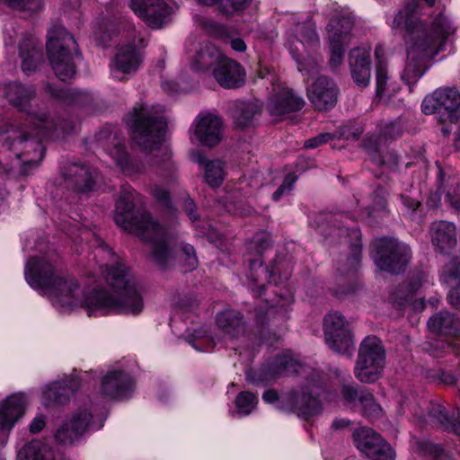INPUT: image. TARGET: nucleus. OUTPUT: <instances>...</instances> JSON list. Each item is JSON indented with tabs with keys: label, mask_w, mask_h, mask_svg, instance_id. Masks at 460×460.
Listing matches in <instances>:
<instances>
[{
	"label": "nucleus",
	"mask_w": 460,
	"mask_h": 460,
	"mask_svg": "<svg viewBox=\"0 0 460 460\" xmlns=\"http://www.w3.org/2000/svg\"><path fill=\"white\" fill-rule=\"evenodd\" d=\"M25 279L33 288H40L51 296L52 303L61 309H71L82 304L89 316L140 314L144 308L142 296L137 282L121 262L108 267L105 279L112 290L94 288L79 297L80 287L73 277L61 271L56 261L31 258L25 267Z\"/></svg>",
	"instance_id": "f257e3e1"
},
{
	"label": "nucleus",
	"mask_w": 460,
	"mask_h": 460,
	"mask_svg": "<svg viewBox=\"0 0 460 460\" xmlns=\"http://www.w3.org/2000/svg\"><path fill=\"white\" fill-rule=\"evenodd\" d=\"M137 195L129 186L121 189L115 206L116 225L143 241L152 243L151 260L161 270L171 268L177 259L182 261L186 270H194L198 266V258L192 245L179 242L159 226L147 211L134 213Z\"/></svg>",
	"instance_id": "f03ea898"
},
{
	"label": "nucleus",
	"mask_w": 460,
	"mask_h": 460,
	"mask_svg": "<svg viewBox=\"0 0 460 460\" xmlns=\"http://www.w3.org/2000/svg\"><path fill=\"white\" fill-rule=\"evenodd\" d=\"M420 0L408 2L394 18L392 29L405 30L407 58L402 79L407 84H415L428 69V62L441 50L447 36L453 32L448 21L436 18L431 23L419 16Z\"/></svg>",
	"instance_id": "7ed1b4c3"
},
{
	"label": "nucleus",
	"mask_w": 460,
	"mask_h": 460,
	"mask_svg": "<svg viewBox=\"0 0 460 460\" xmlns=\"http://www.w3.org/2000/svg\"><path fill=\"white\" fill-rule=\"evenodd\" d=\"M58 128L63 133L69 132L65 126L58 125L41 113L27 114L23 123L1 131L0 154L5 157L4 160L0 158V173L12 172L14 168L13 162L15 161L21 166V172L29 174L44 156L42 139L52 137Z\"/></svg>",
	"instance_id": "20e7f679"
},
{
	"label": "nucleus",
	"mask_w": 460,
	"mask_h": 460,
	"mask_svg": "<svg viewBox=\"0 0 460 460\" xmlns=\"http://www.w3.org/2000/svg\"><path fill=\"white\" fill-rule=\"evenodd\" d=\"M292 373L305 376V384L300 391L291 390L279 397L276 390L269 389L263 393L262 399L270 403L279 401L280 409L296 412L305 418L319 413L322 408L319 400L322 390L320 373L298 363L291 356L286 354L278 356L274 361L273 376Z\"/></svg>",
	"instance_id": "39448f33"
},
{
	"label": "nucleus",
	"mask_w": 460,
	"mask_h": 460,
	"mask_svg": "<svg viewBox=\"0 0 460 460\" xmlns=\"http://www.w3.org/2000/svg\"><path fill=\"white\" fill-rule=\"evenodd\" d=\"M126 121L134 141L145 150L158 148L166 128L162 111L156 105L137 103L127 115Z\"/></svg>",
	"instance_id": "423d86ee"
},
{
	"label": "nucleus",
	"mask_w": 460,
	"mask_h": 460,
	"mask_svg": "<svg viewBox=\"0 0 460 460\" xmlns=\"http://www.w3.org/2000/svg\"><path fill=\"white\" fill-rule=\"evenodd\" d=\"M47 53L56 76L66 82L76 73V63L82 59L74 37L63 27L54 26L48 32Z\"/></svg>",
	"instance_id": "0eeeda50"
},
{
	"label": "nucleus",
	"mask_w": 460,
	"mask_h": 460,
	"mask_svg": "<svg viewBox=\"0 0 460 460\" xmlns=\"http://www.w3.org/2000/svg\"><path fill=\"white\" fill-rule=\"evenodd\" d=\"M385 365V349L382 341L375 336H367L360 343L354 367V376L361 383L372 384L383 374Z\"/></svg>",
	"instance_id": "6e6552de"
},
{
	"label": "nucleus",
	"mask_w": 460,
	"mask_h": 460,
	"mask_svg": "<svg viewBox=\"0 0 460 460\" xmlns=\"http://www.w3.org/2000/svg\"><path fill=\"white\" fill-rule=\"evenodd\" d=\"M411 259L408 244L394 238H382L376 243L375 262L384 271L398 274L405 270Z\"/></svg>",
	"instance_id": "1a4fd4ad"
},
{
	"label": "nucleus",
	"mask_w": 460,
	"mask_h": 460,
	"mask_svg": "<svg viewBox=\"0 0 460 460\" xmlns=\"http://www.w3.org/2000/svg\"><path fill=\"white\" fill-rule=\"evenodd\" d=\"M323 332L330 349L348 358L352 357L355 350L353 334L349 323L340 312H332L324 316Z\"/></svg>",
	"instance_id": "9d476101"
},
{
	"label": "nucleus",
	"mask_w": 460,
	"mask_h": 460,
	"mask_svg": "<svg viewBox=\"0 0 460 460\" xmlns=\"http://www.w3.org/2000/svg\"><path fill=\"white\" fill-rule=\"evenodd\" d=\"M460 93L455 88H439L424 98L421 110L425 114H436L442 123H456L459 119Z\"/></svg>",
	"instance_id": "9b49d317"
},
{
	"label": "nucleus",
	"mask_w": 460,
	"mask_h": 460,
	"mask_svg": "<svg viewBox=\"0 0 460 460\" xmlns=\"http://www.w3.org/2000/svg\"><path fill=\"white\" fill-rule=\"evenodd\" d=\"M353 439L358 450L372 460H394L395 452L381 436L370 428H360L354 431Z\"/></svg>",
	"instance_id": "f8f14e48"
},
{
	"label": "nucleus",
	"mask_w": 460,
	"mask_h": 460,
	"mask_svg": "<svg viewBox=\"0 0 460 460\" xmlns=\"http://www.w3.org/2000/svg\"><path fill=\"white\" fill-rule=\"evenodd\" d=\"M134 13L151 29H161L170 20L172 7L164 0H130Z\"/></svg>",
	"instance_id": "ddd939ff"
},
{
	"label": "nucleus",
	"mask_w": 460,
	"mask_h": 460,
	"mask_svg": "<svg viewBox=\"0 0 460 460\" xmlns=\"http://www.w3.org/2000/svg\"><path fill=\"white\" fill-rule=\"evenodd\" d=\"M142 61V54L134 42L118 46L111 63V75L114 79L124 81L127 79L126 75L138 70Z\"/></svg>",
	"instance_id": "4468645a"
},
{
	"label": "nucleus",
	"mask_w": 460,
	"mask_h": 460,
	"mask_svg": "<svg viewBox=\"0 0 460 460\" xmlns=\"http://www.w3.org/2000/svg\"><path fill=\"white\" fill-rule=\"evenodd\" d=\"M92 413L86 409H80L73 413L57 429L54 435L57 443L72 445L92 427Z\"/></svg>",
	"instance_id": "2eb2a0df"
},
{
	"label": "nucleus",
	"mask_w": 460,
	"mask_h": 460,
	"mask_svg": "<svg viewBox=\"0 0 460 460\" xmlns=\"http://www.w3.org/2000/svg\"><path fill=\"white\" fill-rule=\"evenodd\" d=\"M338 93L336 84L325 75L318 76L307 88V97L318 111L332 109L337 103Z\"/></svg>",
	"instance_id": "dca6fc26"
},
{
	"label": "nucleus",
	"mask_w": 460,
	"mask_h": 460,
	"mask_svg": "<svg viewBox=\"0 0 460 460\" xmlns=\"http://www.w3.org/2000/svg\"><path fill=\"white\" fill-rule=\"evenodd\" d=\"M132 376L123 370L109 371L102 379L101 394L110 400L127 399L134 389Z\"/></svg>",
	"instance_id": "f3484780"
},
{
	"label": "nucleus",
	"mask_w": 460,
	"mask_h": 460,
	"mask_svg": "<svg viewBox=\"0 0 460 460\" xmlns=\"http://www.w3.org/2000/svg\"><path fill=\"white\" fill-rule=\"evenodd\" d=\"M63 178L67 189L78 193L92 191L96 183L97 172L85 164H70L63 169Z\"/></svg>",
	"instance_id": "a211bd4d"
},
{
	"label": "nucleus",
	"mask_w": 460,
	"mask_h": 460,
	"mask_svg": "<svg viewBox=\"0 0 460 460\" xmlns=\"http://www.w3.org/2000/svg\"><path fill=\"white\" fill-rule=\"evenodd\" d=\"M212 75L217 84L226 89L240 88L245 83L246 73L243 66L226 57L215 66Z\"/></svg>",
	"instance_id": "6ab92c4d"
},
{
	"label": "nucleus",
	"mask_w": 460,
	"mask_h": 460,
	"mask_svg": "<svg viewBox=\"0 0 460 460\" xmlns=\"http://www.w3.org/2000/svg\"><path fill=\"white\" fill-rule=\"evenodd\" d=\"M333 226L345 232L347 236L354 242L351 243L353 255L351 258L348 259L349 263L348 274L354 275L360 261V230L356 226L355 218L348 213L335 215L333 218Z\"/></svg>",
	"instance_id": "aec40b11"
},
{
	"label": "nucleus",
	"mask_w": 460,
	"mask_h": 460,
	"mask_svg": "<svg viewBox=\"0 0 460 460\" xmlns=\"http://www.w3.org/2000/svg\"><path fill=\"white\" fill-rule=\"evenodd\" d=\"M305 100L293 90L284 87L276 91L269 98L267 111L271 116H282L300 111Z\"/></svg>",
	"instance_id": "412c9836"
},
{
	"label": "nucleus",
	"mask_w": 460,
	"mask_h": 460,
	"mask_svg": "<svg viewBox=\"0 0 460 460\" xmlns=\"http://www.w3.org/2000/svg\"><path fill=\"white\" fill-rule=\"evenodd\" d=\"M222 120L210 113L199 114L196 119L195 136L201 145L213 147L222 139Z\"/></svg>",
	"instance_id": "4be33fe9"
},
{
	"label": "nucleus",
	"mask_w": 460,
	"mask_h": 460,
	"mask_svg": "<svg viewBox=\"0 0 460 460\" xmlns=\"http://www.w3.org/2000/svg\"><path fill=\"white\" fill-rule=\"evenodd\" d=\"M431 243L437 252L449 254L456 246V228L453 223L440 220L431 224L429 228Z\"/></svg>",
	"instance_id": "5701e85b"
},
{
	"label": "nucleus",
	"mask_w": 460,
	"mask_h": 460,
	"mask_svg": "<svg viewBox=\"0 0 460 460\" xmlns=\"http://www.w3.org/2000/svg\"><path fill=\"white\" fill-rule=\"evenodd\" d=\"M436 165L438 167V190L445 195L446 203L455 211L460 212V185L458 179L449 170L444 169L438 162H436Z\"/></svg>",
	"instance_id": "b1692460"
},
{
	"label": "nucleus",
	"mask_w": 460,
	"mask_h": 460,
	"mask_svg": "<svg viewBox=\"0 0 460 460\" xmlns=\"http://www.w3.org/2000/svg\"><path fill=\"white\" fill-rule=\"evenodd\" d=\"M248 279L249 287L255 296H265V288L271 282H276V272L263 265L261 259L250 261Z\"/></svg>",
	"instance_id": "393cba45"
},
{
	"label": "nucleus",
	"mask_w": 460,
	"mask_h": 460,
	"mask_svg": "<svg viewBox=\"0 0 460 460\" xmlns=\"http://www.w3.org/2000/svg\"><path fill=\"white\" fill-rule=\"evenodd\" d=\"M26 404L24 394H13L7 397L0 408V429H10L23 415Z\"/></svg>",
	"instance_id": "a878e982"
},
{
	"label": "nucleus",
	"mask_w": 460,
	"mask_h": 460,
	"mask_svg": "<svg viewBox=\"0 0 460 460\" xmlns=\"http://www.w3.org/2000/svg\"><path fill=\"white\" fill-rule=\"evenodd\" d=\"M351 76L360 87H366L370 80L369 52L364 48H355L349 55Z\"/></svg>",
	"instance_id": "bb28decb"
},
{
	"label": "nucleus",
	"mask_w": 460,
	"mask_h": 460,
	"mask_svg": "<svg viewBox=\"0 0 460 460\" xmlns=\"http://www.w3.org/2000/svg\"><path fill=\"white\" fill-rule=\"evenodd\" d=\"M261 111L262 106L258 102L234 101L230 108L234 124L241 128L252 126L254 119Z\"/></svg>",
	"instance_id": "cd10ccee"
},
{
	"label": "nucleus",
	"mask_w": 460,
	"mask_h": 460,
	"mask_svg": "<svg viewBox=\"0 0 460 460\" xmlns=\"http://www.w3.org/2000/svg\"><path fill=\"white\" fill-rule=\"evenodd\" d=\"M216 323L218 328L231 338L243 335L246 328L243 314L233 308H227L217 313Z\"/></svg>",
	"instance_id": "c85d7f7f"
},
{
	"label": "nucleus",
	"mask_w": 460,
	"mask_h": 460,
	"mask_svg": "<svg viewBox=\"0 0 460 460\" xmlns=\"http://www.w3.org/2000/svg\"><path fill=\"white\" fill-rule=\"evenodd\" d=\"M109 155L115 161L116 164L127 174L132 175L143 172L144 164L135 158H130L126 151L125 145L117 138L111 143V147L108 149Z\"/></svg>",
	"instance_id": "c756f323"
},
{
	"label": "nucleus",
	"mask_w": 460,
	"mask_h": 460,
	"mask_svg": "<svg viewBox=\"0 0 460 460\" xmlns=\"http://www.w3.org/2000/svg\"><path fill=\"white\" fill-rule=\"evenodd\" d=\"M428 327L433 333L455 337L460 334V319L453 313L441 311L429 318Z\"/></svg>",
	"instance_id": "7c9ffc66"
},
{
	"label": "nucleus",
	"mask_w": 460,
	"mask_h": 460,
	"mask_svg": "<svg viewBox=\"0 0 460 460\" xmlns=\"http://www.w3.org/2000/svg\"><path fill=\"white\" fill-rule=\"evenodd\" d=\"M225 56L211 42H204L197 50L191 65L192 69L196 71L212 70L217 66Z\"/></svg>",
	"instance_id": "2f4dec72"
},
{
	"label": "nucleus",
	"mask_w": 460,
	"mask_h": 460,
	"mask_svg": "<svg viewBox=\"0 0 460 460\" xmlns=\"http://www.w3.org/2000/svg\"><path fill=\"white\" fill-rule=\"evenodd\" d=\"M440 281L451 288L448 295V303L456 309H460V265L452 261L446 265L441 272Z\"/></svg>",
	"instance_id": "473e14b6"
},
{
	"label": "nucleus",
	"mask_w": 460,
	"mask_h": 460,
	"mask_svg": "<svg viewBox=\"0 0 460 460\" xmlns=\"http://www.w3.org/2000/svg\"><path fill=\"white\" fill-rule=\"evenodd\" d=\"M19 56L22 70L27 75L34 72L42 60L41 49L33 39H23L20 42Z\"/></svg>",
	"instance_id": "72a5a7b5"
},
{
	"label": "nucleus",
	"mask_w": 460,
	"mask_h": 460,
	"mask_svg": "<svg viewBox=\"0 0 460 460\" xmlns=\"http://www.w3.org/2000/svg\"><path fill=\"white\" fill-rule=\"evenodd\" d=\"M79 386L80 384L77 378L55 382L44 391V395L52 403L65 404L74 393L79 389Z\"/></svg>",
	"instance_id": "f704fd0d"
},
{
	"label": "nucleus",
	"mask_w": 460,
	"mask_h": 460,
	"mask_svg": "<svg viewBox=\"0 0 460 460\" xmlns=\"http://www.w3.org/2000/svg\"><path fill=\"white\" fill-rule=\"evenodd\" d=\"M32 86H25L18 82L9 83L5 86V97L8 102L20 110H25L31 100L35 96Z\"/></svg>",
	"instance_id": "c9c22d12"
},
{
	"label": "nucleus",
	"mask_w": 460,
	"mask_h": 460,
	"mask_svg": "<svg viewBox=\"0 0 460 460\" xmlns=\"http://www.w3.org/2000/svg\"><path fill=\"white\" fill-rule=\"evenodd\" d=\"M17 460H55L53 449L40 440L27 443L17 455Z\"/></svg>",
	"instance_id": "e433bc0d"
},
{
	"label": "nucleus",
	"mask_w": 460,
	"mask_h": 460,
	"mask_svg": "<svg viewBox=\"0 0 460 460\" xmlns=\"http://www.w3.org/2000/svg\"><path fill=\"white\" fill-rule=\"evenodd\" d=\"M429 416L438 421L446 429L460 435L459 411H453L450 415L445 407L439 403H430Z\"/></svg>",
	"instance_id": "4c0bfd02"
},
{
	"label": "nucleus",
	"mask_w": 460,
	"mask_h": 460,
	"mask_svg": "<svg viewBox=\"0 0 460 460\" xmlns=\"http://www.w3.org/2000/svg\"><path fill=\"white\" fill-rule=\"evenodd\" d=\"M353 25V19L349 15L334 16L327 25L328 38L332 39V36H336L337 40L348 43L349 33Z\"/></svg>",
	"instance_id": "58836bf2"
},
{
	"label": "nucleus",
	"mask_w": 460,
	"mask_h": 460,
	"mask_svg": "<svg viewBox=\"0 0 460 460\" xmlns=\"http://www.w3.org/2000/svg\"><path fill=\"white\" fill-rule=\"evenodd\" d=\"M358 402L362 406V414L369 419L378 418L382 414L381 406L376 402L374 394L367 388H361Z\"/></svg>",
	"instance_id": "ea45409f"
},
{
	"label": "nucleus",
	"mask_w": 460,
	"mask_h": 460,
	"mask_svg": "<svg viewBox=\"0 0 460 460\" xmlns=\"http://www.w3.org/2000/svg\"><path fill=\"white\" fill-rule=\"evenodd\" d=\"M415 451L425 460H448L441 446L429 441H418Z\"/></svg>",
	"instance_id": "a19ab883"
},
{
	"label": "nucleus",
	"mask_w": 460,
	"mask_h": 460,
	"mask_svg": "<svg viewBox=\"0 0 460 460\" xmlns=\"http://www.w3.org/2000/svg\"><path fill=\"white\" fill-rule=\"evenodd\" d=\"M225 177L223 163L220 160L209 161L205 165L206 182L215 188L222 184Z\"/></svg>",
	"instance_id": "79ce46f5"
},
{
	"label": "nucleus",
	"mask_w": 460,
	"mask_h": 460,
	"mask_svg": "<svg viewBox=\"0 0 460 460\" xmlns=\"http://www.w3.org/2000/svg\"><path fill=\"white\" fill-rule=\"evenodd\" d=\"M376 94L380 97L390 95L391 92H395V88L389 83V76L387 67L379 66L376 67Z\"/></svg>",
	"instance_id": "37998d69"
},
{
	"label": "nucleus",
	"mask_w": 460,
	"mask_h": 460,
	"mask_svg": "<svg viewBox=\"0 0 460 460\" xmlns=\"http://www.w3.org/2000/svg\"><path fill=\"white\" fill-rule=\"evenodd\" d=\"M296 36L302 44L312 45L319 41L314 24L308 21L297 26Z\"/></svg>",
	"instance_id": "c03bdc74"
},
{
	"label": "nucleus",
	"mask_w": 460,
	"mask_h": 460,
	"mask_svg": "<svg viewBox=\"0 0 460 460\" xmlns=\"http://www.w3.org/2000/svg\"><path fill=\"white\" fill-rule=\"evenodd\" d=\"M258 402L257 396L250 392H241L235 398V405L239 413L250 414Z\"/></svg>",
	"instance_id": "a18cd8bd"
},
{
	"label": "nucleus",
	"mask_w": 460,
	"mask_h": 460,
	"mask_svg": "<svg viewBox=\"0 0 460 460\" xmlns=\"http://www.w3.org/2000/svg\"><path fill=\"white\" fill-rule=\"evenodd\" d=\"M334 37L335 36H332V39H329L331 47L330 65L332 68H337L342 62L344 54L343 46L347 43Z\"/></svg>",
	"instance_id": "49530a36"
},
{
	"label": "nucleus",
	"mask_w": 460,
	"mask_h": 460,
	"mask_svg": "<svg viewBox=\"0 0 460 460\" xmlns=\"http://www.w3.org/2000/svg\"><path fill=\"white\" fill-rule=\"evenodd\" d=\"M271 244V234L266 231H260L253 235L251 248H254L258 255L261 256L262 252L270 248Z\"/></svg>",
	"instance_id": "de8ad7c7"
},
{
	"label": "nucleus",
	"mask_w": 460,
	"mask_h": 460,
	"mask_svg": "<svg viewBox=\"0 0 460 460\" xmlns=\"http://www.w3.org/2000/svg\"><path fill=\"white\" fill-rule=\"evenodd\" d=\"M266 304L268 305V308L265 312V318L270 320V316L275 313V308H279L281 312L285 314L287 313V306L291 304L292 298L290 296L284 297L283 296H277V300L274 301L272 299L270 302V299L264 298Z\"/></svg>",
	"instance_id": "09e8293b"
},
{
	"label": "nucleus",
	"mask_w": 460,
	"mask_h": 460,
	"mask_svg": "<svg viewBox=\"0 0 460 460\" xmlns=\"http://www.w3.org/2000/svg\"><path fill=\"white\" fill-rule=\"evenodd\" d=\"M372 204L367 208V215L372 216L375 211H384L386 208V192L384 189L378 188L372 194Z\"/></svg>",
	"instance_id": "8fccbe9b"
},
{
	"label": "nucleus",
	"mask_w": 460,
	"mask_h": 460,
	"mask_svg": "<svg viewBox=\"0 0 460 460\" xmlns=\"http://www.w3.org/2000/svg\"><path fill=\"white\" fill-rule=\"evenodd\" d=\"M202 28L210 35L218 39L228 37L227 30L225 26L210 19H204L200 22Z\"/></svg>",
	"instance_id": "3c124183"
},
{
	"label": "nucleus",
	"mask_w": 460,
	"mask_h": 460,
	"mask_svg": "<svg viewBox=\"0 0 460 460\" xmlns=\"http://www.w3.org/2000/svg\"><path fill=\"white\" fill-rule=\"evenodd\" d=\"M360 390L361 389H359L358 386L353 382L343 384L341 386V394L346 403L355 404L357 402H358Z\"/></svg>",
	"instance_id": "603ef678"
},
{
	"label": "nucleus",
	"mask_w": 460,
	"mask_h": 460,
	"mask_svg": "<svg viewBox=\"0 0 460 460\" xmlns=\"http://www.w3.org/2000/svg\"><path fill=\"white\" fill-rule=\"evenodd\" d=\"M296 179H297L296 175L293 172L286 175V177L283 180L282 184L273 193L272 199L275 201H279L283 195L288 194L293 189V186H294Z\"/></svg>",
	"instance_id": "864d4df0"
},
{
	"label": "nucleus",
	"mask_w": 460,
	"mask_h": 460,
	"mask_svg": "<svg viewBox=\"0 0 460 460\" xmlns=\"http://www.w3.org/2000/svg\"><path fill=\"white\" fill-rule=\"evenodd\" d=\"M251 2L252 0H222L221 11L226 15H231L235 11L246 8Z\"/></svg>",
	"instance_id": "5fc2aeb1"
},
{
	"label": "nucleus",
	"mask_w": 460,
	"mask_h": 460,
	"mask_svg": "<svg viewBox=\"0 0 460 460\" xmlns=\"http://www.w3.org/2000/svg\"><path fill=\"white\" fill-rule=\"evenodd\" d=\"M402 133V128L397 122H390L385 124L381 129V134L385 139H396L401 137Z\"/></svg>",
	"instance_id": "6e6d98bb"
},
{
	"label": "nucleus",
	"mask_w": 460,
	"mask_h": 460,
	"mask_svg": "<svg viewBox=\"0 0 460 460\" xmlns=\"http://www.w3.org/2000/svg\"><path fill=\"white\" fill-rule=\"evenodd\" d=\"M363 132V128L359 124L353 125L348 123L341 127V134L346 139H357Z\"/></svg>",
	"instance_id": "4d7b16f0"
},
{
	"label": "nucleus",
	"mask_w": 460,
	"mask_h": 460,
	"mask_svg": "<svg viewBox=\"0 0 460 460\" xmlns=\"http://www.w3.org/2000/svg\"><path fill=\"white\" fill-rule=\"evenodd\" d=\"M150 192L152 196L160 202L164 208H171V198L169 192L159 186H154Z\"/></svg>",
	"instance_id": "13d9d810"
},
{
	"label": "nucleus",
	"mask_w": 460,
	"mask_h": 460,
	"mask_svg": "<svg viewBox=\"0 0 460 460\" xmlns=\"http://www.w3.org/2000/svg\"><path fill=\"white\" fill-rule=\"evenodd\" d=\"M332 139V136L330 133L320 134L314 137L307 139L305 142V148H315L323 144L328 143Z\"/></svg>",
	"instance_id": "bf43d9fd"
},
{
	"label": "nucleus",
	"mask_w": 460,
	"mask_h": 460,
	"mask_svg": "<svg viewBox=\"0 0 460 460\" xmlns=\"http://www.w3.org/2000/svg\"><path fill=\"white\" fill-rule=\"evenodd\" d=\"M183 210L189 217V218L194 222L199 219L198 213L196 211V205L193 199L187 198L182 204Z\"/></svg>",
	"instance_id": "052dcab7"
},
{
	"label": "nucleus",
	"mask_w": 460,
	"mask_h": 460,
	"mask_svg": "<svg viewBox=\"0 0 460 460\" xmlns=\"http://www.w3.org/2000/svg\"><path fill=\"white\" fill-rule=\"evenodd\" d=\"M298 69L305 72L307 75H313L318 73V65L315 61H307L298 64Z\"/></svg>",
	"instance_id": "680f3d73"
},
{
	"label": "nucleus",
	"mask_w": 460,
	"mask_h": 460,
	"mask_svg": "<svg viewBox=\"0 0 460 460\" xmlns=\"http://www.w3.org/2000/svg\"><path fill=\"white\" fill-rule=\"evenodd\" d=\"M46 421L43 415L37 416L30 424V431L33 434L40 432L45 427Z\"/></svg>",
	"instance_id": "e2e57ef3"
},
{
	"label": "nucleus",
	"mask_w": 460,
	"mask_h": 460,
	"mask_svg": "<svg viewBox=\"0 0 460 460\" xmlns=\"http://www.w3.org/2000/svg\"><path fill=\"white\" fill-rule=\"evenodd\" d=\"M375 57L376 61V67L379 66L387 67L386 58H385V51L383 46L377 45L375 49Z\"/></svg>",
	"instance_id": "0e129e2a"
},
{
	"label": "nucleus",
	"mask_w": 460,
	"mask_h": 460,
	"mask_svg": "<svg viewBox=\"0 0 460 460\" xmlns=\"http://www.w3.org/2000/svg\"><path fill=\"white\" fill-rule=\"evenodd\" d=\"M72 102L83 104V100L88 98V95L79 90H69L66 93Z\"/></svg>",
	"instance_id": "69168bd1"
},
{
	"label": "nucleus",
	"mask_w": 460,
	"mask_h": 460,
	"mask_svg": "<svg viewBox=\"0 0 460 460\" xmlns=\"http://www.w3.org/2000/svg\"><path fill=\"white\" fill-rule=\"evenodd\" d=\"M229 44L231 48L237 52H244L246 50V44L241 38H234L230 40Z\"/></svg>",
	"instance_id": "338daca9"
},
{
	"label": "nucleus",
	"mask_w": 460,
	"mask_h": 460,
	"mask_svg": "<svg viewBox=\"0 0 460 460\" xmlns=\"http://www.w3.org/2000/svg\"><path fill=\"white\" fill-rule=\"evenodd\" d=\"M402 203L408 208L411 210H416L417 207L419 206V202L415 199H411V197L407 195L402 194L400 196Z\"/></svg>",
	"instance_id": "774afa93"
}]
</instances>
